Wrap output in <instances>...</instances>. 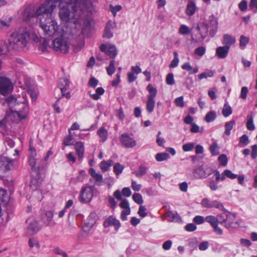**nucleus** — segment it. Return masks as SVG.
<instances>
[{
    "label": "nucleus",
    "mask_w": 257,
    "mask_h": 257,
    "mask_svg": "<svg viewBox=\"0 0 257 257\" xmlns=\"http://www.w3.org/2000/svg\"><path fill=\"white\" fill-rule=\"evenodd\" d=\"M52 15L44 14L40 18V26L46 37L52 36L68 37L71 28L67 24L57 26V22L51 17Z\"/></svg>",
    "instance_id": "f257e3e1"
},
{
    "label": "nucleus",
    "mask_w": 257,
    "mask_h": 257,
    "mask_svg": "<svg viewBox=\"0 0 257 257\" xmlns=\"http://www.w3.org/2000/svg\"><path fill=\"white\" fill-rule=\"evenodd\" d=\"M3 104H7L10 108V111L7 113V116L12 120V118L15 120H22L25 119L29 112V106L25 101H18L15 95H12L6 98Z\"/></svg>",
    "instance_id": "f03ea898"
},
{
    "label": "nucleus",
    "mask_w": 257,
    "mask_h": 257,
    "mask_svg": "<svg viewBox=\"0 0 257 257\" xmlns=\"http://www.w3.org/2000/svg\"><path fill=\"white\" fill-rule=\"evenodd\" d=\"M82 15V10L77 5L68 4L60 5L59 16L62 21L76 25L81 19Z\"/></svg>",
    "instance_id": "7ed1b4c3"
},
{
    "label": "nucleus",
    "mask_w": 257,
    "mask_h": 257,
    "mask_svg": "<svg viewBox=\"0 0 257 257\" xmlns=\"http://www.w3.org/2000/svg\"><path fill=\"white\" fill-rule=\"evenodd\" d=\"M31 33L27 29H20L12 33L9 39L11 49L16 51L23 50L28 43Z\"/></svg>",
    "instance_id": "20e7f679"
},
{
    "label": "nucleus",
    "mask_w": 257,
    "mask_h": 257,
    "mask_svg": "<svg viewBox=\"0 0 257 257\" xmlns=\"http://www.w3.org/2000/svg\"><path fill=\"white\" fill-rule=\"evenodd\" d=\"M80 20L79 21V23L76 25H74V26L72 29L71 27H69L71 28V33H68L69 35H72V36H88L90 31L91 24L90 21L85 19L83 21L82 25H80Z\"/></svg>",
    "instance_id": "39448f33"
},
{
    "label": "nucleus",
    "mask_w": 257,
    "mask_h": 257,
    "mask_svg": "<svg viewBox=\"0 0 257 257\" xmlns=\"http://www.w3.org/2000/svg\"><path fill=\"white\" fill-rule=\"evenodd\" d=\"M61 3V0H46V1L37 9V14L52 15L57 4Z\"/></svg>",
    "instance_id": "423d86ee"
},
{
    "label": "nucleus",
    "mask_w": 257,
    "mask_h": 257,
    "mask_svg": "<svg viewBox=\"0 0 257 257\" xmlns=\"http://www.w3.org/2000/svg\"><path fill=\"white\" fill-rule=\"evenodd\" d=\"M95 223L93 215L91 214L87 218V221L85 222L82 231L78 235V238L80 241L84 240L89 236V231Z\"/></svg>",
    "instance_id": "0eeeda50"
},
{
    "label": "nucleus",
    "mask_w": 257,
    "mask_h": 257,
    "mask_svg": "<svg viewBox=\"0 0 257 257\" xmlns=\"http://www.w3.org/2000/svg\"><path fill=\"white\" fill-rule=\"evenodd\" d=\"M70 35L68 36L69 37ZM59 38H56L53 41V49L56 51L61 52L63 53L67 52L69 49V45L66 40L63 38L64 37H58ZM67 37V38H68ZM65 38H66L65 37Z\"/></svg>",
    "instance_id": "6e6552de"
},
{
    "label": "nucleus",
    "mask_w": 257,
    "mask_h": 257,
    "mask_svg": "<svg viewBox=\"0 0 257 257\" xmlns=\"http://www.w3.org/2000/svg\"><path fill=\"white\" fill-rule=\"evenodd\" d=\"M14 89L13 84L10 79L0 77V94L6 95L11 93Z\"/></svg>",
    "instance_id": "1a4fd4ad"
},
{
    "label": "nucleus",
    "mask_w": 257,
    "mask_h": 257,
    "mask_svg": "<svg viewBox=\"0 0 257 257\" xmlns=\"http://www.w3.org/2000/svg\"><path fill=\"white\" fill-rule=\"evenodd\" d=\"M92 187H82L79 196V200L82 203L89 202L93 197Z\"/></svg>",
    "instance_id": "9d476101"
},
{
    "label": "nucleus",
    "mask_w": 257,
    "mask_h": 257,
    "mask_svg": "<svg viewBox=\"0 0 257 257\" xmlns=\"http://www.w3.org/2000/svg\"><path fill=\"white\" fill-rule=\"evenodd\" d=\"M202 205L205 208L215 207L223 211H226L223 204L217 200H210L207 198H204L201 201Z\"/></svg>",
    "instance_id": "9b49d317"
},
{
    "label": "nucleus",
    "mask_w": 257,
    "mask_h": 257,
    "mask_svg": "<svg viewBox=\"0 0 257 257\" xmlns=\"http://www.w3.org/2000/svg\"><path fill=\"white\" fill-rule=\"evenodd\" d=\"M70 82L69 79L66 77L60 78L58 83V87H59L62 96H65L67 99L70 98V92H66L65 91L68 89L69 87Z\"/></svg>",
    "instance_id": "f8f14e48"
},
{
    "label": "nucleus",
    "mask_w": 257,
    "mask_h": 257,
    "mask_svg": "<svg viewBox=\"0 0 257 257\" xmlns=\"http://www.w3.org/2000/svg\"><path fill=\"white\" fill-rule=\"evenodd\" d=\"M204 23L209 24V35L211 37H213L216 33L218 29L217 19L213 15H211L209 17L207 22Z\"/></svg>",
    "instance_id": "ddd939ff"
},
{
    "label": "nucleus",
    "mask_w": 257,
    "mask_h": 257,
    "mask_svg": "<svg viewBox=\"0 0 257 257\" xmlns=\"http://www.w3.org/2000/svg\"><path fill=\"white\" fill-rule=\"evenodd\" d=\"M44 14H41L38 15L37 14V11L35 12L34 10L30 7H27L23 14L24 20L29 22L31 21V19L35 18H41Z\"/></svg>",
    "instance_id": "4468645a"
},
{
    "label": "nucleus",
    "mask_w": 257,
    "mask_h": 257,
    "mask_svg": "<svg viewBox=\"0 0 257 257\" xmlns=\"http://www.w3.org/2000/svg\"><path fill=\"white\" fill-rule=\"evenodd\" d=\"M30 151L31 154L29 158L28 162L33 171H38L39 167L36 164L37 159L36 158V157L37 156V153L35 149L33 148L31 145H30Z\"/></svg>",
    "instance_id": "2eb2a0df"
},
{
    "label": "nucleus",
    "mask_w": 257,
    "mask_h": 257,
    "mask_svg": "<svg viewBox=\"0 0 257 257\" xmlns=\"http://www.w3.org/2000/svg\"><path fill=\"white\" fill-rule=\"evenodd\" d=\"M119 140L122 145L126 148H133L137 145L136 141L131 138L128 134L121 135Z\"/></svg>",
    "instance_id": "dca6fc26"
},
{
    "label": "nucleus",
    "mask_w": 257,
    "mask_h": 257,
    "mask_svg": "<svg viewBox=\"0 0 257 257\" xmlns=\"http://www.w3.org/2000/svg\"><path fill=\"white\" fill-rule=\"evenodd\" d=\"M102 52H105L111 58H114L117 55V50L114 45L102 44L100 47Z\"/></svg>",
    "instance_id": "f3484780"
},
{
    "label": "nucleus",
    "mask_w": 257,
    "mask_h": 257,
    "mask_svg": "<svg viewBox=\"0 0 257 257\" xmlns=\"http://www.w3.org/2000/svg\"><path fill=\"white\" fill-rule=\"evenodd\" d=\"M226 219H225V222L224 226L226 228H236L238 226V224L237 221H235V216L234 214L230 212H227L226 215Z\"/></svg>",
    "instance_id": "a211bd4d"
},
{
    "label": "nucleus",
    "mask_w": 257,
    "mask_h": 257,
    "mask_svg": "<svg viewBox=\"0 0 257 257\" xmlns=\"http://www.w3.org/2000/svg\"><path fill=\"white\" fill-rule=\"evenodd\" d=\"M197 29L201 37V40H203L208 35L209 31V24L204 22L200 23L197 25Z\"/></svg>",
    "instance_id": "6ab92c4d"
},
{
    "label": "nucleus",
    "mask_w": 257,
    "mask_h": 257,
    "mask_svg": "<svg viewBox=\"0 0 257 257\" xmlns=\"http://www.w3.org/2000/svg\"><path fill=\"white\" fill-rule=\"evenodd\" d=\"M166 216L169 222H180L182 221L180 216L176 211H168Z\"/></svg>",
    "instance_id": "aec40b11"
},
{
    "label": "nucleus",
    "mask_w": 257,
    "mask_h": 257,
    "mask_svg": "<svg viewBox=\"0 0 257 257\" xmlns=\"http://www.w3.org/2000/svg\"><path fill=\"white\" fill-rule=\"evenodd\" d=\"M54 213L52 211H47L42 215L41 219L45 226H48L52 221Z\"/></svg>",
    "instance_id": "412c9836"
},
{
    "label": "nucleus",
    "mask_w": 257,
    "mask_h": 257,
    "mask_svg": "<svg viewBox=\"0 0 257 257\" xmlns=\"http://www.w3.org/2000/svg\"><path fill=\"white\" fill-rule=\"evenodd\" d=\"M229 49L225 46H220L216 48V55L220 59H224L226 57Z\"/></svg>",
    "instance_id": "4be33fe9"
},
{
    "label": "nucleus",
    "mask_w": 257,
    "mask_h": 257,
    "mask_svg": "<svg viewBox=\"0 0 257 257\" xmlns=\"http://www.w3.org/2000/svg\"><path fill=\"white\" fill-rule=\"evenodd\" d=\"M235 42V39L231 36L225 34L223 35L222 43L226 48L230 49V46Z\"/></svg>",
    "instance_id": "5701e85b"
},
{
    "label": "nucleus",
    "mask_w": 257,
    "mask_h": 257,
    "mask_svg": "<svg viewBox=\"0 0 257 257\" xmlns=\"http://www.w3.org/2000/svg\"><path fill=\"white\" fill-rule=\"evenodd\" d=\"M196 9V6L195 3L193 1H190L186 6L185 10L186 14L187 16H191L194 14Z\"/></svg>",
    "instance_id": "b1692460"
},
{
    "label": "nucleus",
    "mask_w": 257,
    "mask_h": 257,
    "mask_svg": "<svg viewBox=\"0 0 257 257\" xmlns=\"http://www.w3.org/2000/svg\"><path fill=\"white\" fill-rule=\"evenodd\" d=\"M40 229V227L37 221H34L30 223L28 230L30 234H34L38 232Z\"/></svg>",
    "instance_id": "393cba45"
},
{
    "label": "nucleus",
    "mask_w": 257,
    "mask_h": 257,
    "mask_svg": "<svg viewBox=\"0 0 257 257\" xmlns=\"http://www.w3.org/2000/svg\"><path fill=\"white\" fill-rule=\"evenodd\" d=\"M75 149L77 153L79 159H82L84 153V144L81 142H77L75 145Z\"/></svg>",
    "instance_id": "a878e982"
},
{
    "label": "nucleus",
    "mask_w": 257,
    "mask_h": 257,
    "mask_svg": "<svg viewBox=\"0 0 257 257\" xmlns=\"http://www.w3.org/2000/svg\"><path fill=\"white\" fill-rule=\"evenodd\" d=\"M7 163H4V167L3 168V171L4 172H7L12 170L14 168V162L15 161L13 159H10L7 157Z\"/></svg>",
    "instance_id": "bb28decb"
},
{
    "label": "nucleus",
    "mask_w": 257,
    "mask_h": 257,
    "mask_svg": "<svg viewBox=\"0 0 257 257\" xmlns=\"http://www.w3.org/2000/svg\"><path fill=\"white\" fill-rule=\"evenodd\" d=\"M112 27V23L111 21H108L106 24L105 28L104 29L103 37L106 38H110L113 36V33L111 31V29Z\"/></svg>",
    "instance_id": "cd10ccee"
},
{
    "label": "nucleus",
    "mask_w": 257,
    "mask_h": 257,
    "mask_svg": "<svg viewBox=\"0 0 257 257\" xmlns=\"http://www.w3.org/2000/svg\"><path fill=\"white\" fill-rule=\"evenodd\" d=\"M12 21V17H9L8 19L4 18H0V30L9 28L10 26Z\"/></svg>",
    "instance_id": "c85d7f7f"
},
{
    "label": "nucleus",
    "mask_w": 257,
    "mask_h": 257,
    "mask_svg": "<svg viewBox=\"0 0 257 257\" xmlns=\"http://www.w3.org/2000/svg\"><path fill=\"white\" fill-rule=\"evenodd\" d=\"M97 135L100 138L102 142H104L107 138V131L103 127H100L97 132Z\"/></svg>",
    "instance_id": "c756f323"
},
{
    "label": "nucleus",
    "mask_w": 257,
    "mask_h": 257,
    "mask_svg": "<svg viewBox=\"0 0 257 257\" xmlns=\"http://www.w3.org/2000/svg\"><path fill=\"white\" fill-rule=\"evenodd\" d=\"M10 48H11L10 45H8L5 41H0V55L7 54L9 51Z\"/></svg>",
    "instance_id": "7c9ffc66"
},
{
    "label": "nucleus",
    "mask_w": 257,
    "mask_h": 257,
    "mask_svg": "<svg viewBox=\"0 0 257 257\" xmlns=\"http://www.w3.org/2000/svg\"><path fill=\"white\" fill-rule=\"evenodd\" d=\"M193 173L194 174V176L196 178H205L208 175L201 167L195 169Z\"/></svg>",
    "instance_id": "2f4dec72"
},
{
    "label": "nucleus",
    "mask_w": 257,
    "mask_h": 257,
    "mask_svg": "<svg viewBox=\"0 0 257 257\" xmlns=\"http://www.w3.org/2000/svg\"><path fill=\"white\" fill-rule=\"evenodd\" d=\"M147 89L149 92L148 99L155 100V97L156 96L157 93V89L153 87L151 84H149L147 86Z\"/></svg>",
    "instance_id": "473e14b6"
},
{
    "label": "nucleus",
    "mask_w": 257,
    "mask_h": 257,
    "mask_svg": "<svg viewBox=\"0 0 257 257\" xmlns=\"http://www.w3.org/2000/svg\"><path fill=\"white\" fill-rule=\"evenodd\" d=\"M48 48H49V42L46 40V38H43L40 41L39 46V50L42 52H48Z\"/></svg>",
    "instance_id": "72a5a7b5"
},
{
    "label": "nucleus",
    "mask_w": 257,
    "mask_h": 257,
    "mask_svg": "<svg viewBox=\"0 0 257 257\" xmlns=\"http://www.w3.org/2000/svg\"><path fill=\"white\" fill-rule=\"evenodd\" d=\"M235 123L234 120L232 119L230 121L226 122L225 124V132L224 133L227 135L229 136L230 134V131L232 129Z\"/></svg>",
    "instance_id": "f704fd0d"
},
{
    "label": "nucleus",
    "mask_w": 257,
    "mask_h": 257,
    "mask_svg": "<svg viewBox=\"0 0 257 257\" xmlns=\"http://www.w3.org/2000/svg\"><path fill=\"white\" fill-rule=\"evenodd\" d=\"M246 127L249 131H253L255 129L252 114H248L247 116Z\"/></svg>",
    "instance_id": "c9c22d12"
},
{
    "label": "nucleus",
    "mask_w": 257,
    "mask_h": 257,
    "mask_svg": "<svg viewBox=\"0 0 257 257\" xmlns=\"http://www.w3.org/2000/svg\"><path fill=\"white\" fill-rule=\"evenodd\" d=\"M216 118V113L215 111H210L205 115L204 120L207 122H210L214 120Z\"/></svg>",
    "instance_id": "e433bc0d"
},
{
    "label": "nucleus",
    "mask_w": 257,
    "mask_h": 257,
    "mask_svg": "<svg viewBox=\"0 0 257 257\" xmlns=\"http://www.w3.org/2000/svg\"><path fill=\"white\" fill-rule=\"evenodd\" d=\"M9 199V195L7 191L3 188H0V201L7 203Z\"/></svg>",
    "instance_id": "4c0bfd02"
},
{
    "label": "nucleus",
    "mask_w": 257,
    "mask_h": 257,
    "mask_svg": "<svg viewBox=\"0 0 257 257\" xmlns=\"http://www.w3.org/2000/svg\"><path fill=\"white\" fill-rule=\"evenodd\" d=\"M209 150L212 156H217L219 154V148L216 142H213L209 147Z\"/></svg>",
    "instance_id": "58836bf2"
},
{
    "label": "nucleus",
    "mask_w": 257,
    "mask_h": 257,
    "mask_svg": "<svg viewBox=\"0 0 257 257\" xmlns=\"http://www.w3.org/2000/svg\"><path fill=\"white\" fill-rule=\"evenodd\" d=\"M90 175L97 182L101 181L102 176L99 173H97L93 168H90L89 171Z\"/></svg>",
    "instance_id": "ea45409f"
},
{
    "label": "nucleus",
    "mask_w": 257,
    "mask_h": 257,
    "mask_svg": "<svg viewBox=\"0 0 257 257\" xmlns=\"http://www.w3.org/2000/svg\"><path fill=\"white\" fill-rule=\"evenodd\" d=\"M214 73V72L213 71L209 70L198 75V78L199 80H201L203 78L206 79L208 77H212L213 76Z\"/></svg>",
    "instance_id": "a19ab883"
},
{
    "label": "nucleus",
    "mask_w": 257,
    "mask_h": 257,
    "mask_svg": "<svg viewBox=\"0 0 257 257\" xmlns=\"http://www.w3.org/2000/svg\"><path fill=\"white\" fill-rule=\"evenodd\" d=\"M222 113L225 117H227L232 113V109L227 103L224 104Z\"/></svg>",
    "instance_id": "79ce46f5"
},
{
    "label": "nucleus",
    "mask_w": 257,
    "mask_h": 257,
    "mask_svg": "<svg viewBox=\"0 0 257 257\" xmlns=\"http://www.w3.org/2000/svg\"><path fill=\"white\" fill-rule=\"evenodd\" d=\"M205 221L209 223L212 227L218 225V219L217 217L214 216L210 215L206 216Z\"/></svg>",
    "instance_id": "37998d69"
},
{
    "label": "nucleus",
    "mask_w": 257,
    "mask_h": 257,
    "mask_svg": "<svg viewBox=\"0 0 257 257\" xmlns=\"http://www.w3.org/2000/svg\"><path fill=\"white\" fill-rule=\"evenodd\" d=\"M155 104V100L148 99V101L147 102L146 108H147V110L149 113L153 112V111L154 110Z\"/></svg>",
    "instance_id": "c03bdc74"
},
{
    "label": "nucleus",
    "mask_w": 257,
    "mask_h": 257,
    "mask_svg": "<svg viewBox=\"0 0 257 257\" xmlns=\"http://www.w3.org/2000/svg\"><path fill=\"white\" fill-rule=\"evenodd\" d=\"M169 155L167 153H158L156 154L155 158L159 162L166 160L169 158Z\"/></svg>",
    "instance_id": "a18cd8bd"
},
{
    "label": "nucleus",
    "mask_w": 257,
    "mask_h": 257,
    "mask_svg": "<svg viewBox=\"0 0 257 257\" xmlns=\"http://www.w3.org/2000/svg\"><path fill=\"white\" fill-rule=\"evenodd\" d=\"M132 198L133 200L138 204L141 205L144 202L143 197L140 193H134L132 196Z\"/></svg>",
    "instance_id": "49530a36"
},
{
    "label": "nucleus",
    "mask_w": 257,
    "mask_h": 257,
    "mask_svg": "<svg viewBox=\"0 0 257 257\" xmlns=\"http://www.w3.org/2000/svg\"><path fill=\"white\" fill-rule=\"evenodd\" d=\"M146 171L147 168L144 165H141L139 167V170L134 172V173L137 177H140L146 174Z\"/></svg>",
    "instance_id": "de8ad7c7"
},
{
    "label": "nucleus",
    "mask_w": 257,
    "mask_h": 257,
    "mask_svg": "<svg viewBox=\"0 0 257 257\" xmlns=\"http://www.w3.org/2000/svg\"><path fill=\"white\" fill-rule=\"evenodd\" d=\"M225 212L221 214H220L219 215H218L217 216V218L218 219V223H220V224L222 225L223 226H224V223L225 222V219H226L227 217H226V215H227V211L226 210V211H224Z\"/></svg>",
    "instance_id": "09e8293b"
},
{
    "label": "nucleus",
    "mask_w": 257,
    "mask_h": 257,
    "mask_svg": "<svg viewBox=\"0 0 257 257\" xmlns=\"http://www.w3.org/2000/svg\"><path fill=\"white\" fill-rule=\"evenodd\" d=\"M123 169L124 167L122 165L119 163H117L113 167V171L116 175H119L122 173Z\"/></svg>",
    "instance_id": "8fccbe9b"
},
{
    "label": "nucleus",
    "mask_w": 257,
    "mask_h": 257,
    "mask_svg": "<svg viewBox=\"0 0 257 257\" xmlns=\"http://www.w3.org/2000/svg\"><path fill=\"white\" fill-rule=\"evenodd\" d=\"M114 63V60H111L110 62L109 66L106 68V71L109 75H111L114 72L115 70Z\"/></svg>",
    "instance_id": "3c124183"
},
{
    "label": "nucleus",
    "mask_w": 257,
    "mask_h": 257,
    "mask_svg": "<svg viewBox=\"0 0 257 257\" xmlns=\"http://www.w3.org/2000/svg\"><path fill=\"white\" fill-rule=\"evenodd\" d=\"M218 160L222 166H226L228 162L227 156L225 154L220 155L218 158Z\"/></svg>",
    "instance_id": "603ef678"
},
{
    "label": "nucleus",
    "mask_w": 257,
    "mask_h": 257,
    "mask_svg": "<svg viewBox=\"0 0 257 257\" xmlns=\"http://www.w3.org/2000/svg\"><path fill=\"white\" fill-rule=\"evenodd\" d=\"M189 28L185 25H181L179 29V33L182 35H187L190 33Z\"/></svg>",
    "instance_id": "864d4df0"
},
{
    "label": "nucleus",
    "mask_w": 257,
    "mask_h": 257,
    "mask_svg": "<svg viewBox=\"0 0 257 257\" xmlns=\"http://www.w3.org/2000/svg\"><path fill=\"white\" fill-rule=\"evenodd\" d=\"M188 244L191 248H195L198 245V241L196 238H192L188 240Z\"/></svg>",
    "instance_id": "5fc2aeb1"
},
{
    "label": "nucleus",
    "mask_w": 257,
    "mask_h": 257,
    "mask_svg": "<svg viewBox=\"0 0 257 257\" xmlns=\"http://www.w3.org/2000/svg\"><path fill=\"white\" fill-rule=\"evenodd\" d=\"M40 185V181L36 178H32L30 183V187L32 189L36 190Z\"/></svg>",
    "instance_id": "6e6d98bb"
},
{
    "label": "nucleus",
    "mask_w": 257,
    "mask_h": 257,
    "mask_svg": "<svg viewBox=\"0 0 257 257\" xmlns=\"http://www.w3.org/2000/svg\"><path fill=\"white\" fill-rule=\"evenodd\" d=\"M249 38L243 35L240 37L239 45L240 46H245L249 42Z\"/></svg>",
    "instance_id": "4d7b16f0"
},
{
    "label": "nucleus",
    "mask_w": 257,
    "mask_h": 257,
    "mask_svg": "<svg viewBox=\"0 0 257 257\" xmlns=\"http://www.w3.org/2000/svg\"><path fill=\"white\" fill-rule=\"evenodd\" d=\"M29 245L31 247L36 246L37 248H39L40 246L38 240L35 238H31L29 239Z\"/></svg>",
    "instance_id": "13d9d810"
},
{
    "label": "nucleus",
    "mask_w": 257,
    "mask_h": 257,
    "mask_svg": "<svg viewBox=\"0 0 257 257\" xmlns=\"http://www.w3.org/2000/svg\"><path fill=\"white\" fill-rule=\"evenodd\" d=\"M194 148V144L193 143H187L184 144L183 147V150L185 152H188L193 150Z\"/></svg>",
    "instance_id": "bf43d9fd"
},
{
    "label": "nucleus",
    "mask_w": 257,
    "mask_h": 257,
    "mask_svg": "<svg viewBox=\"0 0 257 257\" xmlns=\"http://www.w3.org/2000/svg\"><path fill=\"white\" fill-rule=\"evenodd\" d=\"M166 81L167 84L173 85L175 83L174 75L172 73H169L166 77Z\"/></svg>",
    "instance_id": "052dcab7"
},
{
    "label": "nucleus",
    "mask_w": 257,
    "mask_h": 257,
    "mask_svg": "<svg viewBox=\"0 0 257 257\" xmlns=\"http://www.w3.org/2000/svg\"><path fill=\"white\" fill-rule=\"evenodd\" d=\"M175 103L177 106L183 107L184 106L183 97L180 96L176 98L175 100Z\"/></svg>",
    "instance_id": "680f3d73"
},
{
    "label": "nucleus",
    "mask_w": 257,
    "mask_h": 257,
    "mask_svg": "<svg viewBox=\"0 0 257 257\" xmlns=\"http://www.w3.org/2000/svg\"><path fill=\"white\" fill-rule=\"evenodd\" d=\"M205 52V48L203 46L197 48L195 50V53L199 56H203Z\"/></svg>",
    "instance_id": "e2e57ef3"
},
{
    "label": "nucleus",
    "mask_w": 257,
    "mask_h": 257,
    "mask_svg": "<svg viewBox=\"0 0 257 257\" xmlns=\"http://www.w3.org/2000/svg\"><path fill=\"white\" fill-rule=\"evenodd\" d=\"M146 207L145 206L141 205L139 207L138 214L142 217H144L147 215V213L146 212Z\"/></svg>",
    "instance_id": "0e129e2a"
},
{
    "label": "nucleus",
    "mask_w": 257,
    "mask_h": 257,
    "mask_svg": "<svg viewBox=\"0 0 257 257\" xmlns=\"http://www.w3.org/2000/svg\"><path fill=\"white\" fill-rule=\"evenodd\" d=\"M247 7V3L245 0L241 1L238 4V8L241 11L244 12L246 10Z\"/></svg>",
    "instance_id": "69168bd1"
},
{
    "label": "nucleus",
    "mask_w": 257,
    "mask_h": 257,
    "mask_svg": "<svg viewBox=\"0 0 257 257\" xmlns=\"http://www.w3.org/2000/svg\"><path fill=\"white\" fill-rule=\"evenodd\" d=\"M114 218L112 216H109L107 219H106L104 222L103 225L105 227H108L110 225H112L113 222L114 221Z\"/></svg>",
    "instance_id": "338daca9"
},
{
    "label": "nucleus",
    "mask_w": 257,
    "mask_h": 257,
    "mask_svg": "<svg viewBox=\"0 0 257 257\" xmlns=\"http://www.w3.org/2000/svg\"><path fill=\"white\" fill-rule=\"evenodd\" d=\"M132 188L135 191H139L142 188L141 184H138L136 181L133 180L132 181Z\"/></svg>",
    "instance_id": "774afa93"
}]
</instances>
